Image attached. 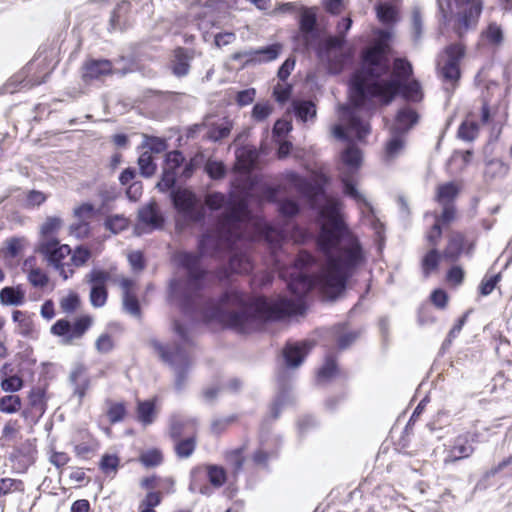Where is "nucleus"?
I'll use <instances>...</instances> for the list:
<instances>
[{
    "label": "nucleus",
    "instance_id": "1",
    "mask_svg": "<svg viewBox=\"0 0 512 512\" xmlns=\"http://www.w3.org/2000/svg\"><path fill=\"white\" fill-rule=\"evenodd\" d=\"M316 243L325 258L326 267L317 276L309 274L306 270L315 264L316 259L309 252L299 253L287 281V288L294 298L270 300L263 295L250 297L231 288L223 291L217 301L208 299L200 308L201 291L207 276L201 260L206 255L219 253L222 244L219 233L206 231L198 239V253L183 251L175 255L178 267L186 270V277L170 280L168 299L184 315L200 313L205 322H217L240 333L290 316L303 315L307 310L306 298L315 287L329 300H336L366 261L359 238L342 219L333 220L331 228H322Z\"/></svg>",
    "mask_w": 512,
    "mask_h": 512
},
{
    "label": "nucleus",
    "instance_id": "2",
    "mask_svg": "<svg viewBox=\"0 0 512 512\" xmlns=\"http://www.w3.org/2000/svg\"><path fill=\"white\" fill-rule=\"evenodd\" d=\"M389 72L390 62L378 48L367 50L363 54L362 65L351 74L348 81L351 106L341 107V118L345 125L335 124L332 128L335 138L351 142L350 132L358 141H363L370 134L369 122L361 119L358 111L372 114L378 106L391 104L398 95L406 101L422 100L423 92L418 80H401L395 77L385 79Z\"/></svg>",
    "mask_w": 512,
    "mask_h": 512
},
{
    "label": "nucleus",
    "instance_id": "3",
    "mask_svg": "<svg viewBox=\"0 0 512 512\" xmlns=\"http://www.w3.org/2000/svg\"><path fill=\"white\" fill-rule=\"evenodd\" d=\"M299 34L296 37L304 51L313 49L316 56L326 61L331 74H340L353 61L351 50L342 51L346 43L343 38L329 35L321 39L318 17L315 7H302L299 19Z\"/></svg>",
    "mask_w": 512,
    "mask_h": 512
},
{
    "label": "nucleus",
    "instance_id": "4",
    "mask_svg": "<svg viewBox=\"0 0 512 512\" xmlns=\"http://www.w3.org/2000/svg\"><path fill=\"white\" fill-rule=\"evenodd\" d=\"M169 199L176 213V230L181 232L192 225L205 222L206 208L193 190L178 187L169 193Z\"/></svg>",
    "mask_w": 512,
    "mask_h": 512
},
{
    "label": "nucleus",
    "instance_id": "5",
    "mask_svg": "<svg viewBox=\"0 0 512 512\" xmlns=\"http://www.w3.org/2000/svg\"><path fill=\"white\" fill-rule=\"evenodd\" d=\"M149 343L160 359L173 370L175 391L182 392L187 386L192 366V361L186 349L180 344H175L173 349H170L155 338L151 339Z\"/></svg>",
    "mask_w": 512,
    "mask_h": 512
},
{
    "label": "nucleus",
    "instance_id": "6",
    "mask_svg": "<svg viewBox=\"0 0 512 512\" xmlns=\"http://www.w3.org/2000/svg\"><path fill=\"white\" fill-rule=\"evenodd\" d=\"M458 11L455 14L453 31L462 39L469 31L477 28L483 11L482 0H455Z\"/></svg>",
    "mask_w": 512,
    "mask_h": 512
},
{
    "label": "nucleus",
    "instance_id": "7",
    "mask_svg": "<svg viewBox=\"0 0 512 512\" xmlns=\"http://www.w3.org/2000/svg\"><path fill=\"white\" fill-rule=\"evenodd\" d=\"M92 325V317L89 315H82L75 319L74 322L66 318L58 319L50 329V332L58 337H61L63 345H69L75 339H80L87 332Z\"/></svg>",
    "mask_w": 512,
    "mask_h": 512
},
{
    "label": "nucleus",
    "instance_id": "8",
    "mask_svg": "<svg viewBox=\"0 0 512 512\" xmlns=\"http://www.w3.org/2000/svg\"><path fill=\"white\" fill-rule=\"evenodd\" d=\"M137 220L135 232L138 235L148 231L160 230L165 224V217L154 200L138 209Z\"/></svg>",
    "mask_w": 512,
    "mask_h": 512
},
{
    "label": "nucleus",
    "instance_id": "9",
    "mask_svg": "<svg viewBox=\"0 0 512 512\" xmlns=\"http://www.w3.org/2000/svg\"><path fill=\"white\" fill-rule=\"evenodd\" d=\"M282 49L283 45L277 42L258 49L235 52L231 58L235 61L245 59L242 66L247 67L276 60L281 54Z\"/></svg>",
    "mask_w": 512,
    "mask_h": 512
},
{
    "label": "nucleus",
    "instance_id": "10",
    "mask_svg": "<svg viewBox=\"0 0 512 512\" xmlns=\"http://www.w3.org/2000/svg\"><path fill=\"white\" fill-rule=\"evenodd\" d=\"M86 282L91 285L90 302L95 308L103 307L108 298L107 282L110 280L109 272L93 268L85 277Z\"/></svg>",
    "mask_w": 512,
    "mask_h": 512
},
{
    "label": "nucleus",
    "instance_id": "11",
    "mask_svg": "<svg viewBox=\"0 0 512 512\" xmlns=\"http://www.w3.org/2000/svg\"><path fill=\"white\" fill-rule=\"evenodd\" d=\"M477 438L478 434L471 432H467L455 437L449 448L446 450L444 462L446 464L454 463L456 461L470 457L474 452L473 443L478 441Z\"/></svg>",
    "mask_w": 512,
    "mask_h": 512
},
{
    "label": "nucleus",
    "instance_id": "12",
    "mask_svg": "<svg viewBox=\"0 0 512 512\" xmlns=\"http://www.w3.org/2000/svg\"><path fill=\"white\" fill-rule=\"evenodd\" d=\"M277 394L270 406V418L276 420L280 414L282 408L292 402L291 394V380L292 373L290 371H278L277 372Z\"/></svg>",
    "mask_w": 512,
    "mask_h": 512
},
{
    "label": "nucleus",
    "instance_id": "13",
    "mask_svg": "<svg viewBox=\"0 0 512 512\" xmlns=\"http://www.w3.org/2000/svg\"><path fill=\"white\" fill-rule=\"evenodd\" d=\"M38 251L51 266H57L72 253L71 247L61 244L57 238H49L39 243Z\"/></svg>",
    "mask_w": 512,
    "mask_h": 512
},
{
    "label": "nucleus",
    "instance_id": "14",
    "mask_svg": "<svg viewBox=\"0 0 512 512\" xmlns=\"http://www.w3.org/2000/svg\"><path fill=\"white\" fill-rule=\"evenodd\" d=\"M311 346L309 342H287L282 350L283 359L287 368H297L305 360Z\"/></svg>",
    "mask_w": 512,
    "mask_h": 512
},
{
    "label": "nucleus",
    "instance_id": "15",
    "mask_svg": "<svg viewBox=\"0 0 512 512\" xmlns=\"http://www.w3.org/2000/svg\"><path fill=\"white\" fill-rule=\"evenodd\" d=\"M472 250L473 244L469 243L464 234L457 232L450 236L442 257L449 262H456L463 252L470 254Z\"/></svg>",
    "mask_w": 512,
    "mask_h": 512
},
{
    "label": "nucleus",
    "instance_id": "16",
    "mask_svg": "<svg viewBox=\"0 0 512 512\" xmlns=\"http://www.w3.org/2000/svg\"><path fill=\"white\" fill-rule=\"evenodd\" d=\"M32 70V64H28L20 72L13 75L3 89L5 93L13 94L22 89H30L34 86H38L45 82V78L38 80L34 77H29V73Z\"/></svg>",
    "mask_w": 512,
    "mask_h": 512
},
{
    "label": "nucleus",
    "instance_id": "17",
    "mask_svg": "<svg viewBox=\"0 0 512 512\" xmlns=\"http://www.w3.org/2000/svg\"><path fill=\"white\" fill-rule=\"evenodd\" d=\"M113 74V64L108 59H89L83 65L82 78L85 82L99 80Z\"/></svg>",
    "mask_w": 512,
    "mask_h": 512
},
{
    "label": "nucleus",
    "instance_id": "18",
    "mask_svg": "<svg viewBox=\"0 0 512 512\" xmlns=\"http://www.w3.org/2000/svg\"><path fill=\"white\" fill-rule=\"evenodd\" d=\"M353 177L354 175H352V173H350L349 171H342L340 173L339 180L342 185V193L344 194V196L354 200L357 205L366 207L372 213V205L365 198V196L359 192Z\"/></svg>",
    "mask_w": 512,
    "mask_h": 512
},
{
    "label": "nucleus",
    "instance_id": "19",
    "mask_svg": "<svg viewBox=\"0 0 512 512\" xmlns=\"http://www.w3.org/2000/svg\"><path fill=\"white\" fill-rule=\"evenodd\" d=\"M194 57L192 49L178 47L174 50L173 59L171 61L172 74L177 78H183L189 74L190 63Z\"/></svg>",
    "mask_w": 512,
    "mask_h": 512
},
{
    "label": "nucleus",
    "instance_id": "20",
    "mask_svg": "<svg viewBox=\"0 0 512 512\" xmlns=\"http://www.w3.org/2000/svg\"><path fill=\"white\" fill-rule=\"evenodd\" d=\"M504 41V32L501 25L490 22L480 33L477 42L478 49L482 47L497 48Z\"/></svg>",
    "mask_w": 512,
    "mask_h": 512
},
{
    "label": "nucleus",
    "instance_id": "21",
    "mask_svg": "<svg viewBox=\"0 0 512 512\" xmlns=\"http://www.w3.org/2000/svg\"><path fill=\"white\" fill-rule=\"evenodd\" d=\"M85 370L84 365L79 364L70 372L69 375V382L73 386V395L79 398V403H82L90 385V379L85 376Z\"/></svg>",
    "mask_w": 512,
    "mask_h": 512
},
{
    "label": "nucleus",
    "instance_id": "22",
    "mask_svg": "<svg viewBox=\"0 0 512 512\" xmlns=\"http://www.w3.org/2000/svg\"><path fill=\"white\" fill-rule=\"evenodd\" d=\"M197 421L180 414H173L169 419V436L172 440L181 438L187 430H194Z\"/></svg>",
    "mask_w": 512,
    "mask_h": 512
},
{
    "label": "nucleus",
    "instance_id": "23",
    "mask_svg": "<svg viewBox=\"0 0 512 512\" xmlns=\"http://www.w3.org/2000/svg\"><path fill=\"white\" fill-rule=\"evenodd\" d=\"M389 132L390 138L386 142L384 152V157L386 161H389L397 157L405 145L404 136L406 133L400 131L398 128L393 127L390 128Z\"/></svg>",
    "mask_w": 512,
    "mask_h": 512
},
{
    "label": "nucleus",
    "instance_id": "24",
    "mask_svg": "<svg viewBox=\"0 0 512 512\" xmlns=\"http://www.w3.org/2000/svg\"><path fill=\"white\" fill-rule=\"evenodd\" d=\"M375 11L377 19L385 26L392 27L399 21V10L392 2H378Z\"/></svg>",
    "mask_w": 512,
    "mask_h": 512
},
{
    "label": "nucleus",
    "instance_id": "25",
    "mask_svg": "<svg viewBox=\"0 0 512 512\" xmlns=\"http://www.w3.org/2000/svg\"><path fill=\"white\" fill-rule=\"evenodd\" d=\"M418 121L419 114L417 111L409 106H404L397 111L395 124L392 127L407 133Z\"/></svg>",
    "mask_w": 512,
    "mask_h": 512
},
{
    "label": "nucleus",
    "instance_id": "26",
    "mask_svg": "<svg viewBox=\"0 0 512 512\" xmlns=\"http://www.w3.org/2000/svg\"><path fill=\"white\" fill-rule=\"evenodd\" d=\"M294 116L301 122L305 123L316 117V105L310 100H293L291 104Z\"/></svg>",
    "mask_w": 512,
    "mask_h": 512
},
{
    "label": "nucleus",
    "instance_id": "27",
    "mask_svg": "<svg viewBox=\"0 0 512 512\" xmlns=\"http://www.w3.org/2000/svg\"><path fill=\"white\" fill-rule=\"evenodd\" d=\"M25 301V291L21 286H5L0 290V302L3 305L20 306Z\"/></svg>",
    "mask_w": 512,
    "mask_h": 512
},
{
    "label": "nucleus",
    "instance_id": "28",
    "mask_svg": "<svg viewBox=\"0 0 512 512\" xmlns=\"http://www.w3.org/2000/svg\"><path fill=\"white\" fill-rule=\"evenodd\" d=\"M342 162L347 166L345 171H349L354 175L361 166L362 153L354 144L348 145L341 154Z\"/></svg>",
    "mask_w": 512,
    "mask_h": 512
},
{
    "label": "nucleus",
    "instance_id": "29",
    "mask_svg": "<svg viewBox=\"0 0 512 512\" xmlns=\"http://www.w3.org/2000/svg\"><path fill=\"white\" fill-rule=\"evenodd\" d=\"M12 319L18 324V332L23 337L33 338L35 334V328L32 318L27 315L26 312L15 310L12 313Z\"/></svg>",
    "mask_w": 512,
    "mask_h": 512
},
{
    "label": "nucleus",
    "instance_id": "30",
    "mask_svg": "<svg viewBox=\"0 0 512 512\" xmlns=\"http://www.w3.org/2000/svg\"><path fill=\"white\" fill-rule=\"evenodd\" d=\"M374 34L376 36L377 42L372 47L365 48L361 51L360 65H362V62H363V54L367 50H371V49H375V48H378L382 52V55L385 57V59L389 60L387 53H386V49H387L388 42L392 38L391 30H389L387 28H384V29L379 28V29L375 30Z\"/></svg>",
    "mask_w": 512,
    "mask_h": 512
},
{
    "label": "nucleus",
    "instance_id": "31",
    "mask_svg": "<svg viewBox=\"0 0 512 512\" xmlns=\"http://www.w3.org/2000/svg\"><path fill=\"white\" fill-rule=\"evenodd\" d=\"M338 373L336 358L327 355L323 365L318 369L316 380L318 383L330 381Z\"/></svg>",
    "mask_w": 512,
    "mask_h": 512
},
{
    "label": "nucleus",
    "instance_id": "32",
    "mask_svg": "<svg viewBox=\"0 0 512 512\" xmlns=\"http://www.w3.org/2000/svg\"><path fill=\"white\" fill-rule=\"evenodd\" d=\"M175 442L174 451L179 458L185 459L190 457L196 448V436L194 434L189 435L188 437L182 439L179 438L177 440H173Z\"/></svg>",
    "mask_w": 512,
    "mask_h": 512
},
{
    "label": "nucleus",
    "instance_id": "33",
    "mask_svg": "<svg viewBox=\"0 0 512 512\" xmlns=\"http://www.w3.org/2000/svg\"><path fill=\"white\" fill-rule=\"evenodd\" d=\"M155 404L153 401H139L137 404V419L144 426H148L154 422Z\"/></svg>",
    "mask_w": 512,
    "mask_h": 512
},
{
    "label": "nucleus",
    "instance_id": "34",
    "mask_svg": "<svg viewBox=\"0 0 512 512\" xmlns=\"http://www.w3.org/2000/svg\"><path fill=\"white\" fill-rule=\"evenodd\" d=\"M277 205L279 214L287 219H292L301 212L300 203L294 198L285 197L280 199Z\"/></svg>",
    "mask_w": 512,
    "mask_h": 512
},
{
    "label": "nucleus",
    "instance_id": "35",
    "mask_svg": "<svg viewBox=\"0 0 512 512\" xmlns=\"http://www.w3.org/2000/svg\"><path fill=\"white\" fill-rule=\"evenodd\" d=\"M441 256L442 255L436 248L429 250L423 256L421 261V268L425 278L429 277L430 274L438 268Z\"/></svg>",
    "mask_w": 512,
    "mask_h": 512
},
{
    "label": "nucleus",
    "instance_id": "36",
    "mask_svg": "<svg viewBox=\"0 0 512 512\" xmlns=\"http://www.w3.org/2000/svg\"><path fill=\"white\" fill-rule=\"evenodd\" d=\"M36 449L32 446L31 443L26 442L23 443L20 447H18L13 454L11 455V459L17 460L19 463L23 465H31L35 460Z\"/></svg>",
    "mask_w": 512,
    "mask_h": 512
},
{
    "label": "nucleus",
    "instance_id": "37",
    "mask_svg": "<svg viewBox=\"0 0 512 512\" xmlns=\"http://www.w3.org/2000/svg\"><path fill=\"white\" fill-rule=\"evenodd\" d=\"M508 170V166L502 160L492 159L486 163L484 175L488 179L503 178Z\"/></svg>",
    "mask_w": 512,
    "mask_h": 512
},
{
    "label": "nucleus",
    "instance_id": "38",
    "mask_svg": "<svg viewBox=\"0 0 512 512\" xmlns=\"http://www.w3.org/2000/svg\"><path fill=\"white\" fill-rule=\"evenodd\" d=\"M177 183V173L173 171V169L163 168L160 180L156 184V188L162 192H171L174 189H177L179 186H176Z\"/></svg>",
    "mask_w": 512,
    "mask_h": 512
},
{
    "label": "nucleus",
    "instance_id": "39",
    "mask_svg": "<svg viewBox=\"0 0 512 512\" xmlns=\"http://www.w3.org/2000/svg\"><path fill=\"white\" fill-rule=\"evenodd\" d=\"M206 470L207 478L212 486L219 488L225 484L227 480V474L222 466L209 464L206 466Z\"/></svg>",
    "mask_w": 512,
    "mask_h": 512
},
{
    "label": "nucleus",
    "instance_id": "40",
    "mask_svg": "<svg viewBox=\"0 0 512 512\" xmlns=\"http://www.w3.org/2000/svg\"><path fill=\"white\" fill-rule=\"evenodd\" d=\"M129 226V220L120 214L108 216L104 221V227L109 230L112 234H119L126 230Z\"/></svg>",
    "mask_w": 512,
    "mask_h": 512
},
{
    "label": "nucleus",
    "instance_id": "41",
    "mask_svg": "<svg viewBox=\"0 0 512 512\" xmlns=\"http://www.w3.org/2000/svg\"><path fill=\"white\" fill-rule=\"evenodd\" d=\"M205 204L211 212H217L229 204L226 195L219 191L208 193L205 197Z\"/></svg>",
    "mask_w": 512,
    "mask_h": 512
},
{
    "label": "nucleus",
    "instance_id": "42",
    "mask_svg": "<svg viewBox=\"0 0 512 512\" xmlns=\"http://www.w3.org/2000/svg\"><path fill=\"white\" fill-rule=\"evenodd\" d=\"M29 403L32 408L39 410L41 413L46 409V389L40 386L33 387L28 395Z\"/></svg>",
    "mask_w": 512,
    "mask_h": 512
},
{
    "label": "nucleus",
    "instance_id": "43",
    "mask_svg": "<svg viewBox=\"0 0 512 512\" xmlns=\"http://www.w3.org/2000/svg\"><path fill=\"white\" fill-rule=\"evenodd\" d=\"M137 162L141 176L149 178L155 174L157 166L150 152H143Z\"/></svg>",
    "mask_w": 512,
    "mask_h": 512
},
{
    "label": "nucleus",
    "instance_id": "44",
    "mask_svg": "<svg viewBox=\"0 0 512 512\" xmlns=\"http://www.w3.org/2000/svg\"><path fill=\"white\" fill-rule=\"evenodd\" d=\"M451 414L447 410H439L437 414L426 424L431 433L442 430L450 424Z\"/></svg>",
    "mask_w": 512,
    "mask_h": 512
},
{
    "label": "nucleus",
    "instance_id": "45",
    "mask_svg": "<svg viewBox=\"0 0 512 512\" xmlns=\"http://www.w3.org/2000/svg\"><path fill=\"white\" fill-rule=\"evenodd\" d=\"M479 132V126L475 121H463L459 128L457 135L461 140L471 142L473 141Z\"/></svg>",
    "mask_w": 512,
    "mask_h": 512
},
{
    "label": "nucleus",
    "instance_id": "46",
    "mask_svg": "<svg viewBox=\"0 0 512 512\" xmlns=\"http://www.w3.org/2000/svg\"><path fill=\"white\" fill-rule=\"evenodd\" d=\"M411 30L412 39L415 44H418L422 37L423 32V19L419 7H414L411 15Z\"/></svg>",
    "mask_w": 512,
    "mask_h": 512
},
{
    "label": "nucleus",
    "instance_id": "47",
    "mask_svg": "<svg viewBox=\"0 0 512 512\" xmlns=\"http://www.w3.org/2000/svg\"><path fill=\"white\" fill-rule=\"evenodd\" d=\"M139 461L147 468L156 467L162 463L163 454L159 449H150L140 455Z\"/></svg>",
    "mask_w": 512,
    "mask_h": 512
},
{
    "label": "nucleus",
    "instance_id": "48",
    "mask_svg": "<svg viewBox=\"0 0 512 512\" xmlns=\"http://www.w3.org/2000/svg\"><path fill=\"white\" fill-rule=\"evenodd\" d=\"M120 465V458L116 454H108L105 453L99 462V468L100 470L106 474L109 475L111 473H116L118 470V467Z\"/></svg>",
    "mask_w": 512,
    "mask_h": 512
},
{
    "label": "nucleus",
    "instance_id": "49",
    "mask_svg": "<svg viewBox=\"0 0 512 512\" xmlns=\"http://www.w3.org/2000/svg\"><path fill=\"white\" fill-rule=\"evenodd\" d=\"M232 125L229 122L212 125L207 131V138L213 142H218L229 136Z\"/></svg>",
    "mask_w": 512,
    "mask_h": 512
},
{
    "label": "nucleus",
    "instance_id": "50",
    "mask_svg": "<svg viewBox=\"0 0 512 512\" xmlns=\"http://www.w3.org/2000/svg\"><path fill=\"white\" fill-rule=\"evenodd\" d=\"M141 147L148 148L150 152L159 154L167 149V142L165 139L157 136L144 135Z\"/></svg>",
    "mask_w": 512,
    "mask_h": 512
},
{
    "label": "nucleus",
    "instance_id": "51",
    "mask_svg": "<svg viewBox=\"0 0 512 512\" xmlns=\"http://www.w3.org/2000/svg\"><path fill=\"white\" fill-rule=\"evenodd\" d=\"M21 408V399L18 395H6L0 398V412L12 414Z\"/></svg>",
    "mask_w": 512,
    "mask_h": 512
},
{
    "label": "nucleus",
    "instance_id": "52",
    "mask_svg": "<svg viewBox=\"0 0 512 512\" xmlns=\"http://www.w3.org/2000/svg\"><path fill=\"white\" fill-rule=\"evenodd\" d=\"M123 308L124 310L139 318L141 317V306L136 296L130 293V291H124L123 294Z\"/></svg>",
    "mask_w": 512,
    "mask_h": 512
},
{
    "label": "nucleus",
    "instance_id": "53",
    "mask_svg": "<svg viewBox=\"0 0 512 512\" xmlns=\"http://www.w3.org/2000/svg\"><path fill=\"white\" fill-rule=\"evenodd\" d=\"M204 170L212 180H220L224 178L227 173L225 165L220 161L209 160Z\"/></svg>",
    "mask_w": 512,
    "mask_h": 512
},
{
    "label": "nucleus",
    "instance_id": "54",
    "mask_svg": "<svg viewBox=\"0 0 512 512\" xmlns=\"http://www.w3.org/2000/svg\"><path fill=\"white\" fill-rule=\"evenodd\" d=\"M238 419L236 414L229 415L227 417H217L211 422L210 430L214 435H220L223 433L229 425L234 423Z\"/></svg>",
    "mask_w": 512,
    "mask_h": 512
},
{
    "label": "nucleus",
    "instance_id": "55",
    "mask_svg": "<svg viewBox=\"0 0 512 512\" xmlns=\"http://www.w3.org/2000/svg\"><path fill=\"white\" fill-rule=\"evenodd\" d=\"M91 256V251L87 247L80 245L73 251L70 263L76 267H82L89 261Z\"/></svg>",
    "mask_w": 512,
    "mask_h": 512
},
{
    "label": "nucleus",
    "instance_id": "56",
    "mask_svg": "<svg viewBox=\"0 0 512 512\" xmlns=\"http://www.w3.org/2000/svg\"><path fill=\"white\" fill-rule=\"evenodd\" d=\"M62 225V220L57 216L47 217L45 222L40 228V233L43 238H49L56 233Z\"/></svg>",
    "mask_w": 512,
    "mask_h": 512
},
{
    "label": "nucleus",
    "instance_id": "57",
    "mask_svg": "<svg viewBox=\"0 0 512 512\" xmlns=\"http://www.w3.org/2000/svg\"><path fill=\"white\" fill-rule=\"evenodd\" d=\"M505 469H508V472L506 473V475L508 477H512V454L509 457L503 459L496 466H494L491 469H489L488 471H486L485 474L483 475L482 480H487L491 477H494L496 474L500 473L501 471H503Z\"/></svg>",
    "mask_w": 512,
    "mask_h": 512
},
{
    "label": "nucleus",
    "instance_id": "58",
    "mask_svg": "<svg viewBox=\"0 0 512 512\" xmlns=\"http://www.w3.org/2000/svg\"><path fill=\"white\" fill-rule=\"evenodd\" d=\"M458 192L457 186L453 182H448L438 187L436 197L439 202L450 201L457 196Z\"/></svg>",
    "mask_w": 512,
    "mask_h": 512
},
{
    "label": "nucleus",
    "instance_id": "59",
    "mask_svg": "<svg viewBox=\"0 0 512 512\" xmlns=\"http://www.w3.org/2000/svg\"><path fill=\"white\" fill-rule=\"evenodd\" d=\"M297 190L303 195L307 196L309 193L323 194L324 187L319 184L312 183L306 178L298 177V183L296 184Z\"/></svg>",
    "mask_w": 512,
    "mask_h": 512
},
{
    "label": "nucleus",
    "instance_id": "60",
    "mask_svg": "<svg viewBox=\"0 0 512 512\" xmlns=\"http://www.w3.org/2000/svg\"><path fill=\"white\" fill-rule=\"evenodd\" d=\"M22 486H23V483L21 480L12 479V478H1L0 479V497L6 496L16 490L21 491L23 489Z\"/></svg>",
    "mask_w": 512,
    "mask_h": 512
},
{
    "label": "nucleus",
    "instance_id": "61",
    "mask_svg": "<svg viewBox=\"0 0 512 512\" xmlns=\"http://www.w3.org/2000/svg\"><path fill=\"white\" fill-rule=\"evenodd\" d=\"M185 161V157L183 153L179 150L170 151L165 156V164L167 167L166 169H173V171L176 172V170L182 166V164Z\"/></svg>",
    "mask_w": 512,
    "mask_h": 512
},
{
    "label": "nucleus",
    "instance_id": "62",
    "mask_svg": "<svg viewBox=\"0 0 512 512\" xmlns=\"http://www.w3.org/2000/svg\"><path fill=\"white\" fill-rule=\"evenodd\" d=\"M272 112V107L268 102H257L252 108V118L261 122L268 118Z\"/></svg>",
    "mask_w": 512,
    "mask_h": 512
},
{
    "label": "nucleus",
    "instance_id": "63",
    "mask_svg": "<svg viewBox=\"0 0 512 512\" xmlns=\"http://www.w3.org/2000/svg\"><path fill=\"white\" fill-rule=\"evenodd\" d=\"M126 414L125 405L121 402L113 403L107 411L110 423L115 424L122 421Z\"/></svg>",
    "mask_w": 512,
    "mask_h": 512
},
{
    "label": "nucleus",
    "instance_id": "64",
    "mask_svg": "<svg viewBox=\"0 0 512 512\" xmlns=\"http://www.w3.org/2000/svg\"><path fill=\"white\" fill-rule=\"evenodd\" d=\"M28 280L32 286L43 288L47 285L49 278L40 268H34L29 272Z\"/></svg>",
    "mask_w": 512,
    "mask_h": 512
}]
</instances>
